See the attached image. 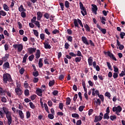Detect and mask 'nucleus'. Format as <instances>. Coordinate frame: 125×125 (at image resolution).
Instances as JSON below:
<instances>
[{
  "label": "nucleus",
  "mask_w": 125,
  "mask_h": 125,
  "mask_svg": "<svg viewBox=\"0 0 125 125\" xmlns=\"http://www.w3.org/2000/svg\"><path fill=\"white\" fill-rule=\"evenodd\" d=\"M17 88H15V92L19 96L21 95L22 94V90L20 88V85L19 84H17Z\"/></svg>",
  "instance_id": "5"
},
{
  "label": "nucleus",
  "mask_w": 125,
  "mask_h": 125,
  "mask_svg": "<svg viewBox=\"0 0 125 125\" xmlns=\"http://www.w3.org/2000/svg\"><path fill=\"white\" fill-rule=\"evenodd\" d=\"M6 118L7 119V124L8 125H11L12 123V117L11 116V114L9 115L6 116Z\"/></svg>",
  "instance_id": "7"
},
{
  "label": "nucleus",
  "mask_w": 125,
  "mask_h": 125,
  "mask_svg": "<svg viewBox=\"0 0 125 125\" xmlns=\"http://www.w3.org/2000/svg\"><path fill=\"white\" fill-rule=\"evenodd\" d=\"M19 11H20V12H22L23 11H26V9H24V7L22 5H21L19 8Z\"/></svg>",
  "instance_id": "26"
},
{
  "label": "nucleus",
  "mask_w": 125,
  "mask_h": 125,
  "mask_svg": "<svg viewBox=\"0 0 125 125\" xmlns=\"http://www.w3.org/2000/svg\"><path fill=\"white\" fill-rule=\"evenodd\" d=\"M36 94L39 96H42V90L39 88L36 90Z\"/></svg>",
  "instance_id": "16"
},
{
  "label": "nucleus",
  "mask_w": 125,
  "mask_h": 125,
  "mask_svg": "<svg viewBox=\"0 0 125 125\" xmlns=\"http://www.w3.org/2000/svg\"><path fill=\"white\" fill-rule=\"evenodd\" d=\"M60 31L58 29H54L52 32V33L53 35H56V34H59Z\"/></svg>",
  "instance_id": "36"
},
{
  "label": "nucleus",
  "mask_w": 125,
  "mask_h": 125,
  "mask_svg": "<svg viewBox=\"0 0 125 125\" xmlns=\"http://www.w3.org/2000/svg\"><path fill=\"white\" fill-rule=\"evenodd\" d=\"M37 20L38 21H40L42 18V13L41 11H39L37 13Z\"/></svg>",
  "instance_id": "12"
},
{
  "label": "nucleus",
  "mask_w": 125,
  "mask_h": 125,
  "mask_svg": "<svg viewBox=\"0 0 125 125\" xmlns=\"http://www.w3.org/2000/svg\"><path fill=\"white\" fill-rule=\"evenodd\" d=\"M113 77L114 79H117L118 77H119V75L117 73L115 72L113 73Z\"/></svg>",
  "instance_id": "60"
},
{
  "label": "nucleus",
  "mask_w": 125,
  "mask_h": 125,
  "mask_svg": "<svg viewBox=\"0 0 125 125\" xmlns=\"http://www.w3.org/2000/svg\"><path fill=\"white\" fill-rule=\"evenodd\" d=\"M71 116L72 118H80V115L77 113H73Z\"/></svg>",
  "instance_id": "44"
},
{
  "label": "nucleus",
  "mask_w": 125,
  "mask_h": 125,
  "mask_svg": "<svg viewBox=\"0 0 125 125\" xmlns=\"http://www.w3.org/2000/svg\"><path fill=\"white\" fill-rule=\"evenodd\" d=\"M84 27L86 32H90V27H89V26H88V24H86L84 25Z\"/></svg>",
  "instance_id": "25"
},
{
  "label": "nucleus",
  "mask_w": 125,
  "mask_h": 125,
  "mask_svg": "<svg viewBox=\"0 0 125 125\" xmlns=\"http://www.w3.org/2000/svg\"><path fill=\"white\" fill-rule=\"evenodd\" d=\"M6 90H4L3 88L1 87H0V95L2 96V95H5V92H6Z\"/></svg>",
  "instance_id": "17"
},
{
  "label": "nucleus",
  "mask_w": 125,
  "mask_h": 125,
  "mask_svg": "<svg viewBox=\"0 0 125 125\" xmlns=\"http://www.w3.org/2000/svg\"><path fill=\"white\" fill-rule=\"evenodd\" d=\"M69 47H70V44H69L68 42H65L64 44V48L65 49H68Z\"/></svg>",
  "instance_id": "50"
},
{
  "label": "nucleus",
  "mask_w": 125,
  "mask_h": 125,
  "mask_svg": "<svg viewBox=\"0 0 125 125\" xmlns=\"http://www.w3.org/2000/svg\"><path fill=\"white\" fill-rule=\"evenodd\" d=\"M110 119L111 121H114V120L117 119V116L116 115H111L110 116Z\"/></svg>",
  "instance_id": "46"
},
{
  "label": "nucleus",
  "mask_w": 125,
  "mask_h": 125,
  "mask_svg": "<svg viewBox=\"0 0 125 125\" xmlns=\"http://www.w3.org/2000/svg\"><path fill=\"white\" fill-rule=\"evenodd\" d=\"M23 85L25 88H28V87H29V84L27 83V81H25V83H24Z\"/></svg>",
  "instance_id": "56"
},
{
  "label": "nucleus",
  "mask_w": 125,
  "mask_h": 125,
  "mask_svg": "<svg viewBox=\"0 0 125 125\" xmlns=\"http://www.w3.org/2000/svg\"><path fill=\"white\" fill-rule=\"evenodd\" d=\"M81 60L82 57H76L75 58V62H76V63H78V62H81Z\"/></svg>",
  "instance_id": "47"
},
{
  "label": "nucleus",
  "mask_w": 125,
  "mask_h": 125,
  "mask_svg": "<svg viewBox=\"0 0 125 125\" xmlns=\"http://www.w3.org/2000/svg\"><path fill=\"white\" fill-rule=\"evenodd\" d=\"M43 17H44V18H45L46 19H49V18H50V15L47 13L46 12L44 13V14L43 15Z\"/></svg>",
  "instance_id": "24"
},
{
  "label": "nucleus",
  "mask_w": 125,
  "mask_h": 125,
  "mask_svg": "<svg viewBox=\"0 0 125 125\" xmlns=\"http://www.w3.org/2000/svg\"><path fill=\"white\" fill-rule=\"evenodd\" d=\"M6 16V13L3 10L0 11V19L1 18V16L4 17Z\"/></svg>",
  "instance_id": "22"
},
{
  "label": "nucleus",
  "mask_w": 125,
  "mask_h": 125,
  "mask_svg": "<svg viewBox=\"0 0 125 125\" xmlns=\"http://www.w3.org/2000/svg\"><path fill=\"white\" fill-rule=\"evenodd\" d=\"M71 104V98L67 97L66 99V105H70Z\"/></svg>",
  "instance_id": "30"
},
{
  "label": "nucleus",
  "mask_w": 125,
  "mask_h": 125,
  "mask_svg": "<svg viewBox=\"0 0 125 125\" xmlns=\"http://www.w3.org/2000/svg\"><path fill=\"white\" fill-rule=\"evenodd\" d=\"M54 114H49L48 115V118L49 119H50V120H53L54 119V115H53Z\"/></svg>",
  "instance_id": "40"
},
{
  "label": "nucleus",
  "mask_w": 125,
  "mask_h": 125,
  "mask_svg": "<svg viewBox=\"0 0 125 125\" xmlns=\"http://www.w3.org/2000/svg\"><path fill=\"white\" fill-rule=\"evenodd\" d=\"M123 110V108L121 105H118V106H114L112 108L113 112H118V113H121Z\"/></svg>",
  "instance_id": "6"
},
{
  "label": "nucleus",
  "mask_w": 125,
  "mask_h": 125,
  "mask_svg": "<svg viewBox=\"0 0 125 125\" xmlns=\"http://www.w3.org/2000/svg\"><path fill=\"white\" fill-rule=\"evenodd\" d=\"M120 37L122 39H124V37L125 36V33L121 32L120 34Z\"/></svg>",
  "instance_id": "63"
},
{
  "label": "nucleus",
  "mask_w": 125,
  "mask_h": 125,
  "mask_svg": "<svg viewBox=\"0 0 125 125\" xmlns=\"http://www.w3.org/2000/svg\"><path fill=\"white\" fill-rule=\"evenodd\" d=\"M3 81L4 83H7V82H9V83H11L10 84H13V80L11 78V75L8 73L3 75Z\"/></svg>",
  "instance_id": "1"
},
{
  "label": "nucleus",
  "mask_w": 125,
  "mask_h": 125,
  "mask_svg": "<svg viewBox=\"0 0 125 125\" xmlns=\"http://www.w3.org/2000/svg\"><path fill=\"white\" fill-rule=\"evenodd\" d=\"M92 11L95 14H97V10H98V8L97 6L95 4H92Z\"/></svg>",
  "instance_id": "10"
},
{
  "label": "nucleus",
  "mask_w": 125,
  "mask_h": 125,
  "mask_svg": "<svg viewBox=\"0 0 125 125\" xmlns=\"http://www.w3.org/2000/svg\"><path fill=\"white\" fill-rule=\"evenodd\" d=\"M92 62H93V58H92V57H90L88 59L89 66H92Z\"/></svg>",
  "instance_id": "19"
},
{
  "label": "nucleus",
  "mask_w": 125,
  "mask_h": 125,
  "mask_svg": "<svg viewBox=\"0 0 125 125\" xmlns=\"http://www.w3.org/2000/svg\"><path fill=\"white\" fill-rule=\"evenodd\" d=\"M30 118H31V113L28 111L26 112V118L30 119Z\"/></svg>",
  "instance_id": "51"
},
{
  "label": "nucleus",
  "mask_w": 125,
  "mask_h": 125,
  "mask_svg": "<svg viewBox=\"0 0 125 125\" xmlns=\"http://www.w3.org/2000/svg\"><path fill=\"white\" fill-rule=\"evenodd\" d=\"M103 119V117L101 116H95L94 120V123H98V122L102 121Z\"/></svg>",
  "instance_id": "8"
},
{
  "label": "nucleus",
  "mask_w": 125,
  "mask_h": 125,
  "mask_svg": "<svg viewBox=\"0 0 125 125\" xmlns=\"http://www.w3.org/2000/svg\"><path fill=\"white\" fill-rule=\"evenodd\" d=\"M60 3V5L61 6V8L62 9V10L63 11V10H64V3H63L62 2H59Z\"/></svg>",
  "instance_id": "54"
},
{
  "label": "nucleus",
  "mask_w": 125,
  "mask_h": 125,
  "mask_svg": "<svg viewBox=\"0 0 125 125\" xmlns=\"http://www.w3.org/2000/svg\"><path fill=\"white\" fill-rule=\"evenodd\" d=\"M28 50L30 54H33V52H36V50H37V48L29 47L28 48Z\"/></svg>",
  "instance_id": "13"
},
{
  "label": "nucleus",
  "mask_w": 125,
  "mask_h": 125,
  "mask_svg": "<svg viewBox=\"0 0 125 125\" xmlns=\"http://www.w3.org/2000/svg\"><path fill=\"white\" fill-rule=\"evenodd\" d=\"M3 7L4 10H5V11H8L9 10V7L8 6H7V5H6V4H4Z\"/></svg>",
  "instance_id": "28"
},
{
  "label": "nucleus",
  "mask_w": 125,
  "mask_h": 125,
  "mask_svg": "<svg viewBox=\"0 0 125 125\" xmlns=\"http://www.w3.org/2000/svg\"><path fill=\"white\" fill-rule=\"evenodd\" d=\"M104 54H107V55L112 59V60H114V61H117V58L115 57V56L113 53H111L110 51H108L107 52H104Z\"/></svg>",
  "instance_id": "4"
},
{
  "label": "nucleus",
  "mask_w": 125,
  "mask_h": 125,
  "mask_svg": "<svg viewBox=\"0 0 125 125\" xmlns=\"http://www.w3.org/2000/svg\"><path fill=\"white\" fill-rule=\"evenodd\" d=\"M63 107H64V104L62 103L59 104V107L60 110H63Z\"/></svg>",
  "instance_id": "48"
},
{
  "label": "nucleus",
  "mask_w": 125,
  "mask_h": 125,
  "mask_svg": "<svg viewBox=\"0 0 125 125\" xmlns=\"http://www.w3.org/2000/svg\"><path fill=\"white\" fill-rule=\"evenodd\" d=\"M44 107L45 108V111L49 114V110H48V106H47V104H44Z\"/></svg>",
  "instance_id": "37"
},
{
  "label": "nucleus",
  "mask_w": 125,
  "mask_h": 125,
  "mask_svg": "<svg viewBox=\"0 0 125 125\" xmlns=\"http://www.w3.org/2000/svg\"><path fill=\"white\" fill-rule=\"evenodd\" d=\"M34 58H35V56L34 55H31L29 57L28 59L29 61H33Z\"/></svg>",
  "instance_id": "45"
},
{
  "label": "nucleus",
  "mask_w": 125,
  "mask_h": 125,
  "mask_svg": "<svg viewBox=\"0 0 125 125\" xmlns=\"http://www.w3.org/2000/svg\"><path fill=\"white\" fill-rule=\"evenodd\" d=\"M44 45V48L46 49H50L51 48V46L49 44V42L47 41H45V42L43 43Z\"/></svg>",
  "instance_id": "9"
},
{
  "label": "nucleus",
  "mask_w": 125,
  "mask_h": 125,
  "mask_svg": "<svg viewBox=\"0 0 125 125\" xmlns=\"http://www.w3.org/2000/svg\"><path fill=\"white\" fill-rule=\"evenodd\" d=\"M33 82L34 83H38V82H39V78L35 77L33 80Z\"/></svg>",
  "instance_id": "57"
},
{
  "label": "nucleus",
  "mask_w": 125,
  "mask_h": 125,
  "mask_svg": "<svg viewBox=\"0 0 125 125\" xmlns=\"http://www.w3.org/2000/svg\"><path fill=\"white\" fill-rule=\"evenodd\" d=\"M40 39L42 41H44V39H45V35L43 33H42L40 34Z\"/></svg>",
  "instance_id": "38"
},
{
  "label": "nucleus",
  "mask_w": 125,
  "mask_h": 125,
  "mask_svg": "<svg viewBox=\"0 0 125 125\" xmlns=\"http://www.w3.org/2000/svg\"><path fill=\"white\" fill-rule=\"evenodd\" d=\"M44 63L45 64H47L48 65H49V62L48 59H46V58H45V59L44 60Z\"/></svg>",
  "instance_id": "58"
},
{
  "label": "nucleus",
  "mask_w": 125,
  "mask_h": 125,
  "mask_svg": "<svg viewBox=\"0 0 125 125\" xmlns=\"http://www.w3.org/2000/svg\"><path fill=\"white\" fill-rule=\"evenodd\" d=\"M106 64H107V66L108 68V69H109V70H111V71H112V70H113L112 69V65H111V63L108 62H106Z\"/></svg>",
  "instance_id": "42"
},
{
  "label": "nucleus",
  "mask_w": 125,
  "mask_h": 125,
  "mask_svg": "<svg viewBox=\"0 0 125 125\" xmlns=\"http://www.w3.org/2000/svg\"><path fill=\"white\" fill-rule=\"evenodd\" d=\"M8 57H9V55L6 54L5 56L2 58V61H6L8 59Z\"/></svg>",
  "instance_id": "32"
},
{
  "label": "nucleus",
  "mask_w": 125,
  "mask_h": 125,
  "mask_svg": "<svg viewBox=\"0 0 125 125\" xmlns=\"http://www.w3.org/2000/svg\"><path fill=\"white\" fill-rule=\"evenodd\" d=\"M98 97L101 99L102 102H104V96L102 94L98 95Z\"/></svg>",
  "instance_id": "39"
},
{
  "label": "nucleus",
  "mask_w": 125,
  "mask_h": 125,
  "mask_svg": "<svg viewBox=\"0 0 125 125\" xmlns=\"http://www.w3.org/2000/svg\"><path fill=\"white\" fill-rule=\"evenodd\" d=\"M64 5L66 8H69L70 7V3L66 0L64 2Z\"/></svg>",
  "instance_id": "34"
},
{
  "label": "nucleus",
  "mask_w": 125,
  "mask_h": 125,
  "mask_svg": "<svg viewBox=\"0 0 125 125\" xmlns=\"http://www.w3.org/2000/svg\"><path fill=\"white\" fill-rule=\"evenodd\" d=\"M36 20H37V17H34L31 20V22L32 23H35L37 21Z\"/></svg>",
  "instance_id": "61"
},
{
  "label": "nucleus",
  "mask_w": 125,
  "mask_h": 125,
  "mask_svg": "<svg viewBox=\"0 0 125 125\" xmlns=\"http://www.w3.org/2000/svg\"><path fill=\"white\" fill-rule=\"evenodd\" d=\"M105 96L107 97L108 99H111V93L109 92H106L105 93Z\"/></svg>",
  "instance_id": "33"
},
{
  "label": "nucleus",
  "mask_w": 125,
  "mask_h": 125,
  "mask_svg": "<svg viewBox=\"0 0 125 125\" xmlns=\"http://www.w3.org/2000/svg\"><path fill=\"white\" fill-rule=\"evenodd\" d=\"M100 31L103 33V34H104V35H105V34L107 33V30L105 28H102Z\"/></svg>",
  "instance_id": "53"
},
{
  "label": "nucleus",
  "mask_w": 125,
  "mask_h": 125,
  "mask_svg": "<svg viewBox=\"0 0 125 125\" xmlns=\"http://www.w3.org/2000/svg\"><path fill=\"white\" fill-rule=\"evenodd\" d=\"M66 38L67 39V41L68 42H73V37L72 36H66Z\"/></svg>",
  "instance_id": "41"
},
{
  "label": "nucleus",
  "mask_w": 125,
  "mask_h": 125,
  "mask_svg": "<svg viewBox=\"0 0 125 125\" xmlns=\"http://www.w3.org/2000/svg\"><path fill=\"white\" fill-rule=\"evenodd\" d=\"M33 33L34 35H35V36L37 37L38 39H39V32H38V30L34 29Z\"/></svg>",
  "instance_id": "31"
},
{
  "label": "nucleus",
  "mask_w": 125,
  "mask_h": 125,
  "mask_svg": "<svg viewBox=\"0 0 125 125\" xmlns=\"http://www.w3.org/2000/svg\"><path fill=\"white\" fill-rule=\"evenodd\" d=\"M19 115L20 117L21 120H24V118H25V116H24V113L22 110H19Z\"/></svg>",
  "instance_id": "18"
},
{
  "label": "nucleus",
  "mask_w": 125,
  "mask_h": 125,
  "mask_svg": "<svg viewBox=\"0 0 125 125\" xmlns=\"http://www.w3.org/2000/svg\"><path fill=\"white\" fill-rule=\"evenodd\" d=\"M13 47L15 48V49H16V48H17L18 52H21V51L23 50V44H15L13 45Z\"/></svg>",
  "instance_id": "3"
},
{
  "label": "nucleus",
  "mask_w": 125,
  "mask_h": 125,
  "mask_svg": "<svg viewBox=\"0 0 125 125\" xmlns=\"http://www.w3.org/2000/svg\"><path fill=\"white\" fill-rule=\"evenodd\" d=\"M113 68H114V71L115 73H118L119 68H118V67H117V66L116 65H114Z\"/></svg>",
  "instance_id": "52"
},
{
  "label": "nucleus",
  "mask_w": 125,
  "mask_h": 125,
  "mask_svg": "<svg viewBox=\"0 0 125 125\" xmlns=\"http://www.w3.org/2000/svg\"><path fill=\"white\" fill-rule=\"evenodd\" d=\"M52 94H53V95H54V96H56V95H58V91L54 90L52 92Z\"/></svg>",
  "instance_id": "62"
},
{
  "label": "nucleus",
  "mask_w": 125,
  "mask_h": 125,
  "mask_svg": "<svg viewBox=\"0 0 125 125\" xmlns=\"http://www.w3.org/2000/svg\"><path fill=\"white\" fill-rule=\"evenodd\" d=\"M78 22H79L78 21V20L77 19L74 20V24L75 27H77V28H80V25H79V23H78Z\"/></svg>",
  "instance_id": "23"
},
{
  "label": "nucleus",
  "mask_w": 125,
  "mask_h": 125,
  "mask_svg": "<svg viewBox=\"0 0 125 125\" xmlns=\"http://www.w3.org/2000/svg\"><path fill=\"white\" fill-rule=\"evenodd\" d=\"M36 59H39L41 57V51L39 49L37 50L36 54H35Z\"/></svg>",
  "instance_id": "20"
},
{
  "label": "nucleus",
  "mask_w": 125,
  "mask_h": 125,
  "mask_svg": "<svg viewBox=\"0 0 125 125\" xmlns=\"http://www.w3.org/2000/svg\"><path fill=\"white\" fill-rule=\"evenodd\" d=\"M2 109H3V111L4 113H5V114H6V116L11 114V112H10V111H8V108H7L5 107H3Z\"/></svg>",
  "instance_id": "11"
},
{
  "label": "nucleus",
  "mask_w": 125,
  "mask_h": 125,
  "mask_svg": "<svg viewBox=\"0 0 125 125\" xmlns=\"http://www.w3.org/2000/svg\"><path fill=\"white\" fill-rule=\"evenodd\" d=\"M24 72H25V69L24 68H21L20 70V74H21V75H23V74H24Z\"/></svg>",
  "instance_id": "59"
},
{
  "label": "nucleus",
  "mask_w": 125,
  "mask_h": 125,
  "mask_svg": "<svg viewBox=\"0 0 125 125\" xmlns=\"http://www.w3.org/2000/svg\"><path fill=\"white\" fill-rule=\"evenodd\" d=\"M79 4H80V9L82 10L81 13L82 15H83V16H85V15H86L87 14V13L86 12V9L84 6H83V4L82 2H80Z\"/></svg>",
  "instance_id": "2"
},
{
  "label": "nucleus",
  "mask_w": 125,
  "mask_h": 125,
  "mask_svg": "<svg viewBox=\"0 0 125 125\" xmlns=\"http://www.w3.org/2000/svg\"><path fill=\"white\" fill-rule=\"evenodd\" d=\"M34 77H38L39 76V71H35L33 72Z\"/></svg>",
  "instance_id": "64"
},
{
  "label": "nucleus",
  "mask_w": 125,
  "mask_h": 125,
  "mask_svg": "<svg viewBox=\"0 0 125 125\" xmlns=\"http://www.w3.org/2000/svg\"><path fill=\"white\" fill-rule=\"evenodd\" d=\"M55 80L50 81L48 83L49 86L51 87V86H53V85L55 84Z\"/></svg>",
  "instance_id": "27"
},
{
  "label": "nucleus",
  "mask_w": 125,
  "mask_h": 125,
  "mask_svg": "<svg viewBox=\"0 0 125 125\" xmlns=\"http://www.w3.org/2000/svg\"><path fill=\"white\" fill-rule=\"evenodd\" d=\"M29 106L31 109H35L36 108V106H35V104H34V103L33 102H30L29 103Z\"/></svg>",
  "instance_id": "35"
},
{
  "label": "nucleus",
  "mask_w": 125,
  "mask_h": 125,
  "mask_svg": "<svg viewBox=\"0 0 125 125\" xmlns=\"http://www.w3.org/2000/svg\"><path fill=\"white\" fill-rule=\"evenodd\" d=\"M34 24L38 27V28H41V23H40V21H37L36 22H34Z\"/></svg>",
  "instance_id": "43"
},
{
  "label": "nucleus",
  "mask_w": 125,
  "mask_h": 125,
  "mask_svg": "<svg viewBox=\"0 0 125 125\" xmlns=\"http://www.w3.org/2000/svg\"><path fill=\"white\" fill-rule=\"evenodd\" d=\"M21 16L22 18H25L26 16V13L24 11L21 12Z\"/></svg>",
  "instance_id": "55"
},
{
  "label": "nucleus",
  "mask_w": 125,
  "mask_h": 125,
  "mask_svg": "<svg viewBox=\"0 0 125 125\" xmlns=\"http://www.w3.org/2000/svg\"><path fill=\"white\" fill-rule=\"evenodd\" d=\"M82 40L83 42L85 44L87 45H89V42L87 41V39H86V38L85 37H82Z\"/></svg>",
  "instance_id": "14"
},
{
  "label": "nucleus",
  "mask_w": 125,
  "mask_h": 125,
  "mask_svg": "<svg viewBox=\"0 0 125 125\" xmlns=\"http://www.w3.org/2000/svg\"><path fill=\"white\" fill-rule=\"evenodd\" d=\"M30 94V92L28 89H25L24 90V95L25 96H28Z\"/></svg>",
  "instance_id": "49"
},
{
  "label": "nucleus",
  "mask_w": 125,
  "mask_h": 125,
  "mask_svg": "<svg viewBox=\"0 0 125 125\" xmlns=\"http://www.w3.org/2000/svg\"><path fill=\"white\" fill-rule=\"evenodd\" d=\"M104 120H108L110 119V116H109V113H105L104 116Z\"/></svg>",
  "instance_id": "29"
},
{
  "label": "nucleus",
  "mask_w": 125,
  "mask_h": 125,
  "mask_svg": "<svg viewBox=\"0 0 125 125\" xmlns=\"http://www.w3.org/2000/svg\"><path fill=\"white\" fill-rule=\"evenodd\" d=\"M38 65L39 68H42V66H43V63H42V58H40L39 59Z\"/></svg>",
  "instance_id": "21"
},
{
  "label": "nucleus",
  "mask_w": 125,
  "mask_h": 125,
  "mask_svg": "<svg viewBox=\"0 0 125 125\" xmlns=\"http://www.w3.org/2000/svg\"><path fill=\"white\" fill-rule=\"evenodd\" d=\"M3 67L5 70L6 69H10V65H9V62H6L3 64Z\"/></svg>",
  "instance_id": "15"
}]
</instances>
